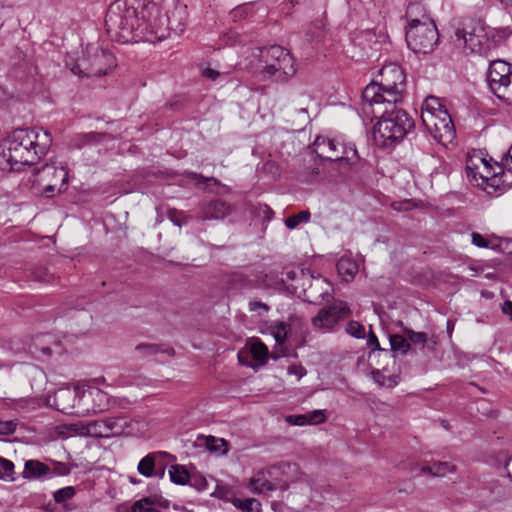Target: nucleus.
Returning <instances> with one entry per match:
<instances>
[{"instance_id": "1", "label": "nucleus", "mask_w": 512, "mask_h": 512, "mask_svg": "<svg viewBox=\"0 0 512 512\" xmlns=\"http://www.w3.org/2000/svg\"><path fill=\"white\" fill-rule=\"evenodd\" d=\"M363 110L378 118L374 136L380 145L392 147L400 143L415 128L414 119L400 102L384 101L375 84H368L362 93Z\"/></svg>"}, {"instance_id": "2", "label": "nucleus", "mask_w": 512, "mask_h": 512, "mask_svg": "<svg viewBox=\"0 0 512 512\" xmlns=\"http://www.w3.org/2000/svg\"><path fill=\"white\" fill-rule=\"evenodd\" d=\"M52 145V136L42 128L16 129L0 143V168L19 171L44 157Z\"/></svg>"}, {"instance_id": "3", "label": "nucleus", "mask_w": 512, "mask_h": 512, "mask_svg": "<svg viewBox=\"0 0 512 512\" xmlns=\"http://www.w3.org/2000/svg\"><path fill=\"white\" fill-rule=\"evenodd\" d=\"M140 7H144L140 0H117L109 6L105 26L112 40L151 42L150 18L142 19Z\"/></svg>"}, {"instance_id": "4", "label": "nucleus", "mask_w": 512, "mask_h": 512, "mask_svg": "<svg viewBox=\"0 0 512 512\" xmlns=\"http://www.w3.org/2000/svg\"><path fill=\"white\" fill-rule=\"evenodd\" d=\"M421 119L426 130L437 142L446 145L455 138L452 118L439 98L429 96L424 100Z\"/></svg>"}, {"instance_id": "5", "label": "nucleus", "mask_w": 512, "mask_h": 512, "mask_svg": "<svg viewBox=\"0 0 512 512\" xmlns=\"http://www.w3.org/2000/svg\"><path fill=\"white\" fill-rule=\"evenodd\" d=\"M455 37L470 54L486 55L494 46L493 31L482 19H463L455 30Z\"/></svg>"}, {"instance_id": "6", "label": "nucleus", "mask_w": 512, "mask_h": 512, "mask_svg": "<svg viewBox=\"0 0 512 512\" xmlns=\"http://www.w3.org/2000/svg\"><path fill=\"white\" fill-rule=\"evenodd\" d=\"M155 13L150 19L151 42L164 40L172 35H180L185 30L187 7L175 0H171L164 17Z\"/></svg>"}, {"instance_id": "7", "label": "nucleus", "mask_w": 512, "mask_h": 512, "mask_svg": "<svg viewBox=\"0 0 512 512\" xmlns=\"http://www.w3.org/2000/svg\"><path fill=\"white\" fill-rule=\"evenodd\" d=\"M73 399L72 407L77 405L86 412L100 413L108 409V394L96 387L77 385L74 390L61 389L56 394V400L64 402Z\"/></svg>"}, {"instance_id": "8", "label": "nucleus", "mask_w": 512, "mask_h": 512, "mask_svg": "<svg viewBox=\"0 0 512 512\" xmlns=\"http://www.w3.org/2000/svg\"><path fill=\"white\" fill-rule=\"evenodd\" d=\"M380 81L371 82L379 88L384 101L401 102L406 89V74L402 66H381Z\"/></svg>"}, {"instance_id": "9", "label": "nucleus", "mask_w": 512, "mask_h": 512, "mask_svg": "<svg viewBox=\"0 0 512 512\" xmlns=\"http://www.w3.org/2000/svg\"><path fill=\"white\" fill-rule=\"evenodd\" d=\"M439 41V33L435 22L427 25L406 27V42L416 54H428L434 50Z\"/></svg>"}, {"instance_id": "10", "label": "nucleus", "mask_w": 512, "mask_h": 512, "mask_svg": "<svg viewBox=\"0 0 512 512\" xmlns=\"http://www.w3.org/2000/svg\"><path fill=\"white\" fill-rule=\"evenodd\" d=\"M34 176L33 184L42 187L48 197L52 196L55 191L61 192L66 189L68 172L64 167L45 164L35 171Z\"/></svg>"}, {"instance_id": "11", "label": "nucleus", "mask_w": 512, "mask_h": 512, "mask_svg": "<svg viewBox=\"0 0 512 512\" xmlns=\"http://www.w3.org/2000/svg\"><path fill=\"white\" fill-rule=\"evenodd\" d=\"M351 315V309L347 302L334 300L332 304L319 310L311 319L312 325L318 329H331L339 321L347 319Z\"/></svg>"}, {"instance_id": "12", "label": "nucleus", "mask_w": 512, "mask_h": 512, "mask_svg": "<svg viewBox=\"0 0 512 512\" xmlns=\"http://www.w3.org/2000/svg\"><path fill=\"white\" fill-rule=\"evenodd\" d=\"M282 467V465H274L258 471L250 479L249 486L251 491L254 493H265L277 489L286 490L288 484L278 479Z\"/></svg>"}, {"instance_id": "13", "label": "nucleus", "mask_w": 512, "mask_h": 512, "mask_svg": "<svg viewBox=\"0 0 512 512\" xmlns=\"http://www.w3.org/2000/svg\"><path fill=\"white\" fill-rule=\"evenodd\" d=\"M488 86L499 99L505 98L504 91H508L512 80V66H488Z\"/></svg>"}, {"instance_id": "14", "label": "nucleus", "mask_w": 512, "mask_h": 512, "mask_svg": "<svg viewBox=\"0 0 512 512\" xmlns=\"http://www.w3.org/2000/svg\"><path fill=\"white\" fill-rule=\"evenodd\" d=\"M478 160L482 165L481 170L473 159L467 161V176L472 177V179L476 181V185L483 190H487L489 186L494 187V184H490V181L497 176L498 172L494 170L493 166L486 158H479Z\"/></svg>"}, {"instance_id": "15", "label": "nucleus", "mask_w": 512, "mask_h": 512, "mask_svg": "<svg viewBox=\"0 0 512 512\" xmlns=\"http://www.w3.org/2000/svg\"><path fill=\"white\" fill-rule=\"evenodd\" d=\"M247 351L238 353V360L241 364L253 367L255 365H264L268 359V348L257 338H252L247 342Z\"/></svg>"}, {"instance_id": "16", "label": "nucleus", "mask_w": 512, "mask_h": 512, "mask_svg": "<svg viewBox=\"0 0 512 512\" xmlns=\"http://www.w3.org/2000/svg\"><path fill=\"white\" fill-rule=\"evenodd\" d=\"M253 61L265 62L267 64H275V63H288L292 62L293 56L289 50L280 46V45H272L269 47H256L252 50Z\"/></svg>"}, {"instance_id": "17", "label": "nucleus", "mask_w": 512, "mask_h": 512, "mask_svg": "<svg viewBox=\"0 0 512 512\" xmlns=\"http://www.w3.org/2000/svg\"><path fill=\"white\" fill-rule=\"evenodd\" d=\"M60 342L51 334H39L32 338L29 352L37 359L49 358L53 352H60Z\"/></svg>"}, {"instance_id": "18", "label": "nucleus", "mask_w": 512, "mask_h": 512, "mask_svg": "<svg viewBox=\"0 0 512 512\" xmlns=\"http://www.w3.org/2000/svg\"><path fill=\"white\" fill-rule=\"evenodd\" d=\"M231 212L232 206L221 199H214L199 206V218L203 221L222 220Z\"/></svg>"}, {"instance_id": "19", "label": "nucleus", "mask_w": 512, "mask_h": 512, "mask_svg": "<svg viewBox=\"0 0 512 512\" xmlns=\"http://www.w3.org/2000/svg\"><path fill=\"white\" fill-rule=\"evenodd\" d=\"M340 148H344V143L325 136H318L313 143V149L317 156L329 161L336 162Z\"/></svg>"}, {"instance_id": "20", "label": "nucleus", "mask_w": 512, "mask_h": 512, "mask_svg": "<svg viewBox=\"0 0 512 512\" xmlns=\"http://www.w3.org/2000/svg\"><path fill=\"white\" fill-rule=\"evenodd\" d=\"M169 501L161 496L143 497L131 506V512H162L169 508Z\"/></svg>"}, {"instance_id": "21", "label": "nucleus", "mask_w": 512, "mask_h": 512, "mask_svg": "<svg viewBox=\"0 0 512 512\" xmlns=\"http://www.w3.org/2000/svg\"><path fill=\"white\" fill-rule=\"evenodd\" d=\"M405 18L408 22L407 27L427 25L429 22H434L427 13L426 8L418 1L412 2L407 6Z\"/></svg>"}, {"instance_id": "22", "label": "nucleus", "mask_w": 512, "mask_h": 512, "mask_svg": "<svg viewBox=\"0 0 512 512\" xmlns=\"http://www.w3.org/2000/svg\"><path fill=\"white\" fill-rule=\"evenodd\" d=\"M296 73L295 66H263L261 74L263 79H270L274 82H286Z\"/></svg>"}, {"instance_id": "23", "label": "nucleus", "mask_w": 512, "mask_h": 512, "mask_svg": "<svg viewBox=\"0 0 512 512\" xmlns=\"http://www.w3.org/2000/svg\"><path fill=\"white\" fill-rule=\"evenodd\" d=\"M85 53L86 57L84 60L93 64H111L116 61V57L112 51L97 45H88Z\"/></svg>"}, {"instance_id": "24", "label": "nucleus", "mask_w": 512, "mask_h": 512, "mask_svg": "<svg viewBox=\"0 0 512 512\" xmlns=\"http://www.w3.org/2000/svg\"><path fill=\"white\" fill-rule=\"evenodd\" d=\"M161 457H169L172 460L176 458L167 452H153L143 457L137 466V471L144 477H152L157 466V459Z\"/></svg>"}, {"instance_id": "25", "label": "nucleus", "mask_w": 512, "mask_h": 512, "mask_svg": "<svg viewBox=\"0 0 512 512\" xmlns=\"http://www.w3.org/2000/svg\"><path fill=\"white\" fill-rule=\"evenodd\" d=\"M341 156L338 154L336 163L339 168L343 169V173H346L348 169H354V166L359 162L360 158L355 147H347L344 144V148H340Z\"/></svg>"}, {"instance_id": "26", "label": "nucleus", "mask_w": 512, "mask_h": 512, "mask_svg": "<svg viewBox=\"0 0 512 512\" xmlns=\"http://www.w3.org/2000/svg\"><path fill=\"white\" fill-rule=\"evenodd\" d=\"M50 473V468L39 460H27L24 464L22 473L23 478L33 479L46 476Z\"/></svg>"}, {"instance_id": "27", "label": "nucleus", "mask_w": 512, "mask_h": 512, "mask_svg": "<svg viewBox=\"0 0 512 512\" xmlns=\"http://www.w3.org/2000/svg\"><path fill=\"white\" fill-rule=\"evenodd\" d=\"M170 481L176 485L184 486L190 482L191 474L184 465L173 464L168 470Z\"/></svg>"}, {"instance_id": "28", "label": "nucleus", "mask_w": 512, "mask_h": 512, "mask_svg": "<svg viewBox=\"0 0 512 512\" xmlns=\"http://www.w3.org/2000/svg\"><path fill=\"white\" fill-rule=\"evenodd\" d=\"M337 271L339 275L348 281L349 279L354 278L358 272V265L351 258L342 257L337 262Z\"/></svg>"}, {"instance_id": "29", "label": "nucleus", "mask_w": 512, "mask_h": 512, "mask_svg": "<svg viewBox=\"0 0 512 512\" xmlns=\"http://www.w3.org/2000/svg\"><path fill=\"white\" fill-rule=\"evenodd\" d=\"M102 420H95L86 423V428H82V434L90 437H107L109 436V429Z\"/></svg>"}, {"instance_id": "30", "label": "nucleus", "mask_w": 512, "mask_h": 512, "mask_svg": "<svg viewBox=\"0 0 512 512\" xmlns=\"http://www.w3.org/2000/svg\"><path fill=\"white\" fill-rule=\"evenodd\" d=\"M135 351L138 352L142 358H146L158 353H170L173 352V349L154 343H140L135 346Z\"/></svg>"}, {"instance_id": "31", "label": "nucleus", "mask_w": 512, "mask_h": 512, "mask_svg": "<svg viewBox=\"0 0 512 512\" xmlns=\"http://www.w3.org/2000/svg\"><path fill=\"white\" fill-rule=\"evenodd\" d=\"M453 468L454 467L447 462H435L432 465L423 466L421 468V472L424 474L441 477L451 472Z\"/></svg>"}, {"instance_id": "32", "label": "nucleus", "mask_w": 512, "mask_h": 512, "mask_svg": "<svg viewBox=\"0 0 512 512\" xmlns=\"http://www.w3.org/2000/svg\"><path fill=\"white\" fill-rule=\"evenodd\" d=\"M233 504L242 512H261V503L255 498H235Z\"/></svg>"}, {"instance_id": "33", "label": "nucleus", "mask_w": 512, "mask_h": 512, "mask_svg": "<svg viewBox=\"0 0 512 512\" xmlns=\"http://www.w3.org/2000/svg\"><path fill=\"white\" fill-rule=\"evenodd\" d=\"M391 351L399 352L403 355L407 354L410 349V343L403 336L394 334L390 336L389 339Z\"/></svg>"}, {"instance_id": "34", "label": "nucleus", "mask_w": 512, "mask_h": 512, "mask_svg": "<svg viewBox=\"0 0 512 512\" xmlns=\"http://www.w3.org/2000/svg\"><path fill=\"white\" fill-rule=\"evenodd\" d=\"M95 66H85V69H82V66H71V72L74 75H77L79 77H91V76H97L100 77L102 75H106L108 73L107 70L102 71L101 69H94Z\"/></svg>"}, {"instance_id": "35", "label": "nucleus", "mask_w": 512, "mask_h": 512, "mask_svg": "<svg viewBox=\"0 0 512 512\" xmlns=\"http://www.w3.org/2000/svg\"><path fill=\"white\" fill-rule=\"evenodd\" d=\"M205 444L209 451L225 454L227 452L226 441L224 439H217L214 436H207Z\"/></svg>"}, {"instance_id": "36", "label": "nucleus", "mask_w": 512, "mask_h": 512, "mask_svg": "<svg viewBox=\"0 0 512 512\" xmlns=\"http://www.w3.org/2000/svg\"><path fill=\"white\" fill-rule=\"evenodd\" d=\"M310 212L308 210L300 211L298 214L289 216L285 219V225L288 229H295L300 223L310 220Z\"/></svg>"}, {"instance_id": "37", "label": "nucleus", "mask_w": 512, "mask_h": 512, "mask_svg": "<svg viewBox=\"0 0 512 512\" xmlns=\"http://www.w3.org/2000/svg\"><path fill=\"white\" fill-rule=\"evenodd\" d=\"M14 464L12 461L0 457V479L14 481Z\"/></svg>"}, {"instance_id": "38", "label": "nucleus", "mask_w": 512, "mask_h": 512, "mask_svg": "<svg viewBox=\"0 0 512 512\" xmlns=\"http://www.w3.org/2000/svg\"><path fill=\"white\" fill-rule=\"evenodd\" d=\"M76 494V490L72 486H67L61 489L56 490L53 493L54 501L58 504H62L65 501L71 499Z\"/></svg>"}, {"instance_id": "39", "label": "nucleus", "mask_w": 512, "mask_h": 512, "mask_svg": "<svg viewBox=\"0 0 512 512\" xmlns=\"http://www.w3.org/2000/svg\"><path fill=\"white\" fill-rule=\"evenodd\" d=\"M346 332L358 339L365 337V328L357 321H349L346 325Z\"/></svg>"}, {"instance_id": "40", "label": "nucleus", "mask_w": 512, "mask_h": 512, "mask_svg": "<svg viewBox=\"0 0 512 512\" xmlns=\"http://www.w3.org/2000/svg\"><path fill=\"white\" fill-rule=\"evenodd\" d=\"M373 380L379 385V386H385L388 385L389 387H393L397 384V381L395 377H386L380 370H373L371 372Z\"/></svg>"}, {"instance_id": "41", "label": "nucleus", "mask_w": 512, "mask_h": 512, "mask_svg": "<svg viewBox=\"0 0 512 512\" xmlns=\"http://www.w3.org/2000/svg\"><path fill=\"white\" fill-rule=\"evenodd\" d=\"M169 220L176 226L182 227L188 223V217L184 215L183 212L177 211L175 209H170L168 211Z\"/></svg>"}, {"instance_id": "42", "label": "nucleus", "mask_w": 512, "mask_h": 512, "mask_svg": "<svg viewBox=\"0 0 512 512\" xmlns=\"http://www.w3.org/2000/svg\"><path fill=\"white\" fill-rule=\"evenodd\" d=\"M272 334L277 343H283L287 337V324L278 322L273 326Z\"/></svg>"}, {"instance_id": "43", "label": "nucleus", "mask_w": 512, "mask_h": 512, "mask_svg": "<svg viewBox=\"0 0 512 512\" xmlns=\"http://www.w3.org/2000/svg\"><path fill=\"white\" fill-rule=\"evenodd\" d=\"M140 1L144 4V7H140V10H139V12L141 13L142 19L145 20L146 17L151 19L155 13H158L156 4L152 3L150 0H140Z\"/></svg>"}, {"instance_id": "44", "label": "nucleus", "mask_w": 512, "mask_h": 512, "mask_svg": "<svg viewBox=\"0 0 512 512\" xmlns=\"http://www.w3.org/2000/svg\"><path fill=\"white\" fill-rule=\"evenodd\" d=\"M405 334L414 344H424L427 341V334L425 332H415L412 329H405Z\"/></svg>"}, {"instance_id": "45", "label": "nucleus", "mask_w": 512, "mask_h": 512, "mask_svg": "<svg viewBox=\"0 0 512 512\" xmlns=\"http://www.w3.org/2000/svg\"><path fill=\"white\" fill-rule=\"evenodd\" d=\"M251 6L248 4L236 7L231 11V17L234 21L244 19L248 16Z\"/></svg>"}, {"instance_id": "46", "label": "nucleus", "mask_w": 512, "mask_h": 512, "mask_svg": "<svg viewBox=\"0 0 512 512\" xmlns=\"http://www.w3.org/2000/svg\"><path fill=\"white\" fill-rule=\"evenodd\" d=\"M82 428H86V423L76 422V423L66 424L63 426V429L66 430L68 436H73V435L84 436L82 434V431H83Z\"/></svg>"}, {"instance_id": "47", "label": "nucleus", "mask_w": 512, "mask_h": 512, "mask_svg": "<svg viewBox=\"0 0 512 512\" xmlns=\"http://www.w3.org/2000/svg\"><path fill=\"white\" fill-rule=\"evenodd\" d=\"M367 346L372 348V352L379 351V352H385L388 354L389 352L387 350L381 349L379 341L375 333L370 328L368 336H367Z\"/></svg>"}, {"instance_id": "48", "label": "nucleus", "mask_w": 512, "mask_h": 512, "mask_svg": "<svg viewBox=\"0 0 512 512\" xmlns=\"http://www.w3.org/2000/svg\"><path fill=\"white\" fill-rule=\"evenodd\" d=\"M188 484L197 490H204L208 485L206 478L199 474H191L190 482Z\"/></svg>"}, {"instance_id": "49", "label": "nucleus", "mask_w": 512, "mask_h": 512, "mask_svg": "<svg viewBox=\"0 0 512 512\" xmlns=\"http://www.w3.org/2000/svg\"><path fill=\"white\" fill-rule=\"evenodd\" d=\"M307 420H309L308 424H320L325 422L326 416L324 410H314L306 414Z\"/></svg>"}, {"instance_id": "50", "label": "nucleus", "mask_w": 512, "mask_h": 512, "mask_svg": "<svg viewBox=\"0 0 512 512\" xmlns=\"http://www.w3.org/2000/svg\"><path fill=\"white\" fill-rule=\"evenodd\" d=\"M286 421L295 426H304L309 423V420H307V415H289L286 417Z\"/></svg>"}, {"instance_id": "51", "label": "nucleus", "mask_w": 512, "mask_h": 512, "mask_svg": "<svg viewBox=\"0 0 512 512\" xmlns=\"http://www.w3.org/2000/svg\"><path fill=\"white\" fill-rule=\"evenodd\" d=\"M71 473V468L68 464L62 462H54L53 474L58 476H66Z\"/></svg>"}, {"instance_id": "52", "label": "nucleus", "mask_w": 512, "mask_h": 512, "mask_svg": "<svg viewBox=\"0 0 512 512\" xmlns=\"http://www.w3.org/2000/svg\"><path fill=\"white\" fill-rule=\"evenodd\" d=\"M17 424L14 421L0 420V434L10 435L15 432Z\"/></svg>"}, {"instance_id": "53", "label": "nucleus", "mask_w": 512, "mask_h": 512, "mask_svg": "<svg viewBox=\"0 0 512 512\" xmlns=\"http://www.w3.org/2000/svg\"><path fill=\"white\" fill-rule=\"evenodd\" d=\"M472 243L479 248H488L489 240L483 237L481 234L473 232L472 235Z\"/></svg>"}, {"instance_id": "54", "label": "nucleus", "mask_w": 512, "mask_h": 512, "mask_svg": "<svg viewBox=\"0 0 512 512\" xmlns=\"http://www.w3.org/2000/svg\"><path fill=\"white\" fill-rule=\"evenodd\" d=\"M52 275L45 268H39L34 272V279L40 282H49Z\"/></svg>"}, {"instance_id": "55", "label": "nucleus", "mask_w": 512, "mask_h": 512, "mask_svg": "<svg viewBox=\"0 0 512 512\" xmlns=\"http://www.w3.org/2000/svg\"><path fill=\"white\" fill-rule=\"evenodd\" d=\"M288 373L291 375H296L298 379L302 378L306 375L307 371L302 366L291 365L288 367Z\"/></svg>"}, {"instance_id": "56", "label": "nucleus", "mask_w": 512, "mask_h": 512, "mask_svg": "<svg viewBox=\"0 0 512 512\" xmlns=\"http://www.w3.org/2000/svg\"><path fill=\"white\" fill-rule=\"evenodd\" d=\"M502 166L507 171L512 172V146L508 150L507 154L502 158Z\"/></svg>"}, {"instance_id": "57", "label": "nucleus", "mask_w": 512, "mask_h": 512, "mask_svg": "<svg viewBox=\"0 0 512 512\" xmlns=\"http://www.w3.org/2000/svg\"><path fill=\"white\" fill-rule=\"evenodd\" d=\"M220 75V72L217 71V70H214L212 68H210L209 66H207L206 68H204L202 70V76L205 77V78H208L212 81H215Z\"/></svg>"}, {"instance_id": "58", "label": "nucleus", "mask_w": 512, "mask_h": 512, "mask_svg": "<svg viewBox=\"0 0 512 512\" xmlns=\"http://www.w3.org/2000/svg\"><path fill=\"white\" fill-rule=\"evenodd\" d=\"M102 137H103V134L97 133V132H90V133L83 135V139H84L85 143L98 142L102 139Z\"/></svg>"}, {"instance_id": "59", "label": "nucleus", "mask_w": 512, "mask_h": 512, "mask_svg": "<svg viewBox=\"0 0 512 512\" xmlns=\"http://www.w3.org/2000/svg\"><path fill=\"white\" fill-rule=\"evenodd\" d=\"M258 309H263L265 312L269 311V306L265 303H262L260 301H251L249 303V310L250 311H257Z\"/></svg>"}, {"instance_id": "60", "label": "nucleus", "mask_w": 512, "mask_h": 512, "mask_svg": "<svg viewBox=\"0 0 512 512\" xmlns=\"http://www.w3.org/2000/svg\"><path fill=\"white\" fill-rule=\"evenodd\" d=\"M392 208L396 211H407L410 209L409 201L393 202Z\"/></svg>"}, {"instance_id": "61", "label": "nucleus", "mask_w": 512, "mask_h": 512, "mask_svg": "<svg viewBox=\"0 0 512 512\" xmlns=\"http://www.w3.org/2000/svg\"><path fill=\"white\" fill-rule=\"evenodd\" d=\"M193 178H194L195 180H197L198 182H201V183L212 182V183H214V184H217V183L219 182V181H218L216 178H214V177H209V178H208V177H204V176H202V175H200V174H196V173H193Z\"/></svg>"}, {"instance_id": "62", "label": "nucleus", "mask_w": 512, "mask_h": 512, "mask_svg": "<svg viewBox=\"0 0 512 512\" xmlns=\"http://www.w3.org/2000/svg\"><path fill=\"white\" fill-rule=\"evenodd\" d=\"M226 37L228 38V40L231 42V44H235L237 42H240V34L236 31H229L227 34H226Z\"/></svg>"}, {"instance_id": "63", "label": "nucleus", "mask_w": 512, "mask_h": 512, "mask_svg": "<svg viewBox=\"0 0 512 512\" xmlns=\"http://www.w3.org/2000/svg\"><path fill=\"white\" fill-rule=\"evenodd\" d=\"M502 312L510 317L512 320V301H505L502 306Z\"/></svg>"}, {"instance_id": "64", "label": "nucleus", "mask_w": 512, "mask_h": 512, "mask_svg": "<svg viewBox=\"0 0 512 512\" xmlns=\"http://www.w3.org/2000/svg\"><path fill=\"white\" fill-rule=\"evenodd\" d=\"M505 468L507 470L508 477L512 480V455L505 460Z\"/></svg>"}]
</instances>
